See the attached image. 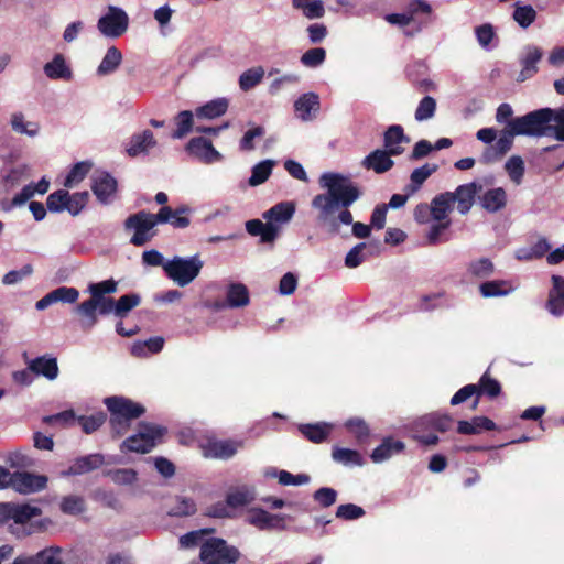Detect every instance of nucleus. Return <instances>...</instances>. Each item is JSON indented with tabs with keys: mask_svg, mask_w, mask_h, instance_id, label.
<instances>
[{
	"mask_svg": "<svg viewBox=\"0 0 564 564\" xmlns=\"http://www.w3.org/2000/svg\"><path fill=\"white\" fill-rule=\"evenodd\" d=\"M319 185L326 188L325 193L317 194L312 199V207L317 210L319 224L328 226L332 235L340 231V225H352V235L365 239L371 234V226L364 223H354L349 207L360 198L361 191L348 177L339 173L327 172L319 177Z\"/></svg>",
	"mask_w": 564,
	"mask_h": 564,
	"instance_id": "f257e3e1",
	"label": "nucleus"
},
{
	"mask_svg": "<svg viewBox=\"0 0 564 564\" xmlns=\"http://www.w3.org/2000/svg\"><path fill=\"white\" fill-rule=\"evenodd\" d=\"M170 206H162L156 214L140 210L130 215L124 220L126 230H134L130 238V243L135 247L147 245L156 235L154 227L159 224H165L169 220Z\"/></svg>",
	"mask_w": 564,
	"mask_h": 564,
	"instance_id": "f03ea898",
	"label": "nucleus"
},
{
	"mask_svg": "<svg viewBox=\"0 0 564 564\" xmlns=\"http://www.w3.org/2000/svg\"><path fill=\"white\" fill-rule=\"evenodd\" d=\"M167 429L151 422L141 421L138 432L127 437L120 445L122 453H150L158 444L162 443Z\"/></svg>",
	"mask_w": 564,
	"mask_h": 564,
	"instance_id": "7ed1b4c3",
	"label": "nucleus"
},
{
	"mask_svg": "<svg viewBox=\"0 0 564 564\" xmlns=\"http://www.w3.org/2000/svg\"><path fill=\"white\" fill-rule=\"evenodd\" d=\"M554 110L541 108L524 116L516 117L511 122L512 129L519 135L554 137Z\"/></svg>",
	"mask_w": 564,
	"mask_h": 564,
	"instance_id": "20e7f679",
	"label": "nucleus"
},
{
	"mask_svg": "<svg viewBox=\"0 0 564 564\" xmlns=\"http://www.w3.org/2000/svg\"><path fill=\"white\" fill-rule=\"evenodd\" d=\"M203 267L204 261L199 254H194L189 258L175 256L165 262L163 271L170 280L184 288L199 275Z\"/></svg>",
	"mask_w": 564,
	"mask_h": 564,
	"instance_id": "39448f33",
	"label": "nucleus"
},
{
	"mask_svg": "<svg viewBox=\"0 0 564 564\" xmlns=\"http://www.w3.org/2000/svg\"><path fill=\"white\" fill-rule=\"evenodd\" d=\"M239 556L238 549L228 545L220 538H212L200 546L199 557L203 564H236Z\"/></svg>",
	"mask_w": 564,
	"mask_h": 564,
	"instance_id": "423d86ee",
	"label": "nucleus"
},
{
	"mask_svg": "<svg viewBox=\"0 0 564 564\" xmlns=\"http://www.w3.org/2000/svg\"><path fill=\"white\" fill-rule=\"evenodd\" d=\"M75 313L82 317V327L85 330H90L98 323V314L108 315L116 314L115 299L110 296L96 299H88L74 308Z\"/></svg>",
	"mask_w": 564,
	"mask_h": 564,
	"instance_id": "0eeeda50",
	"label": "nucleus"
},
{
	"mask_svg": "<svg viewBox=\"0 0 564 564\" xmlns=\"http://www.w3.org/2000/svg\"><path fill=\"white\" fill-rule=\"evenodd\" d=\"M243 446L241 441L207 438L200 444L203 456L213 459H229Z\"/></svg>",
	"mask_w": 564,
	"mask_h": 564,
	"instance_id": "6e6552de",
	"label": "nucleus"
},
{
	"mask_svg": "<svg viewBox=\"0 0 564 564\" xmlns=\"http://www.w3.org/2000/svg\"><path fill=\"white\" fill-rule=\"evenodd\" d=\"M128 14L119 8L110 7L109 12L98 20L99 31L108 37H119L128 29Z\"/></svg>",
	"mask_w": 564,
	"mask_h": 564,
	"instance_id": "1a4fd4ad",
	"label": "nucleus"
},
{
	"mask_svg": "<svg viewBox=\"0 0 564 564\" xmlns=\"http://www.w3.org/2000/svg\"><path fill=\"white\" fill-rule=\"evenodd\" d=\"M107 410L112 415H118L124 420H135L145 413V408L124 397H108L105 399Z\"/></svg>",
	"mask_w": 564,
	"mask_h": 564,
	"instance_id": "9d476101",
	"label": "nucleus"
},
{
	"mask_svg": "<svg viewBox=\"0 0 564 564\" xmlns=\"http://www.w3.org/2000/svg\"><path fill=\"white\" fill-rule=\"evenodd\" d=\"M186 151L189 155L206 164L218 162L223 159V155L214 148L212 141L203 137L191 139L186 144Z\"/></svg>",
	"mask_w": 564,
	"mask_h": 564,
	"instance_id": "9b49d317",
	"label": "nucleus"
},
{
	"mask_svg": "<svg viewBox=\"0 0 564 564\" xmlns=\"http://www.w3.org/2000/svg\"><path fill=\"white\" fill-rule=\"evenodd\" d=\"M47 478L28 471L12 474L11 487L20 494L41 491L46 487Z\"/></svg>",
	"mask_w": 564,
	"mask_h": 564,
	"instance_id": "f8f14e48",
	"label": "nucleus"
},
{
	"mask_svg": "<svg viewBox=\"0 0 564 564\" xmlns=\"http://www.w3.org/2000/svg\"><path fill=\"white\" fill-rule=\"evenodd\" d=\"M117 189V180L110 173L100 172L93 177L91 191L101 204H109Z\"/></svg>",
	"mask_w": 564,
	"mask_h": 564,
	"instance_id": "ddd939ff",
	"label": "nucleus"
},
{
	"mask_svg": "<svg viewBox=\"0 0 564 564\" xmlns=\"http://www.w3.org/2000/svg\"><path fill=\"white\" fill-rule=\"evenodd\" d=\"M552 286L549 290L545 308L553 316L564 315V276L553 274L551 276Z\"/></svg>",
	"mask_w": 564,
	"mask_h": 564,
	"instance_id": "4468645a",
	"label": "nucleus"
},
{
	"mask_svg": "<svg viewBox=\"0 0 564 564\" xmlns=\"http://www.w3.org/2000/svg\"><path fill=\"white\" fill-rule=\"evenodd\" d=\"M79 297V292L76 288L72 286H59L46 295H44L41 300H39L35 304L36 310L43 311L47 308L50 305L62 302L74 304Z\"/></svg>",
	"mask_w": 564,
	"mask_h": 564,
	"instance_id": "2eb2a0df",
	"label": "nucleus"
},
{
	"mask_svg": "<svg viewBox=\"0 0 564 564\" xmlns=\"http://www.w3.org/2000/svg\"><path fill=\"white\" fill-rule=\"evenodd\" d=\"M453 419L448 414L430 413L414 422V432L421 433L425 430L446 432L451 430Z\"/></svg>",
	"mask_w": 564,
	"mask_h": 564,
	"instance_id": "dca6fc26",
	"label": "nucleus"
},
{
	"mask_svg": "<svg viewBox=\"0 0 564 564\" xmlns=\"http://www.w3.org/2000/svg\"><path fill=\"white\" fill-rule=\"evenodd\" d=\"M393 156L384 149H376L370 152L361 162L362 167L371 170L377 174H382L391 170L394 165Z\"/></svg>",
	"mask_w": 564,
	"mask_h": 564,
	"instance_id": "f3484780",
	"label": "nucleus"
},
{
	"mask_svg": "<svg viewBox=\"0 0 564 564\" xmlns=\"http://www.w3.org/2000/svg\"><path fill=\"white\" fill-rule=\"evenodd\" d=\"M410 142V138L404 134V130L400 124H392L387 128L383 133V147L389 153L398 156L404 152L402 143Z\"/></svg>",
	"mask_w": 564,
	"mask_h": 564,
	"instance_id": "a211bd4d",
	"label": "nucleus"
},
{
	"mask_svg": "<svg viewBox=\"0 0 564 564\" xmlns=\"http://www.w3.org/2000/svg\"><path fill=\"white\" fill-rule=\"evenodd\" d=\"M246 230L250 236L260 237L262 243H273L279 236L280 228L271 223L251 219L246 223Z\"/></svg>",
	"mask_w": 564,
	"mask_h": 564,
	"instance_id": "6ab92c4d",
	"label": "nucleus"
},
{
	"mask_svg": "<svg viewBox=\"0 0 564 564\" xmlns=\"http://www.w3.org/2000/svg\"><path fill=\"white\" fill-rule=\"evenodd\" d=\"M28 370L48 380L56 379L59 371L57 359L47 355L28 361Z\"/></svg>",
	"mask_w": 564,
	"mask_h": 564,
	"instance_id": "aec40b11",
	"label": "nucleus"
},
{
	"mask_svg": "<svg viewBox=\"0 0 564 564\" xmlns=\"http://www.w3.org/2000/svg\"><path fill=\"white\" fill-rule=\"evenodd\" d=\"M478 185L476 183H468L459 185L455 192H452L453 204L457 203V210L462 215H466L475 202Z\"/></svg>",
	"mask_w": 564,
	"mask_h": 564,
	"instance_id": "412c9836",
	"label": "nucleus"
},
{
	"mask_svg": "<svg viewBox=\"0 0 564 564\" xmlns=\"http://www.w3.org/2000/svg\"><path fill=\"white\" fill-rule=\"evenodd\" d=\"M105 463L104 455L101 454H90L86 456H82L75 459V462L68 467L64 475L66 476H77L87 474L100 467Z\"/></svg>",
	"mask_w": 564,
	"mask_h": 564,
	"instance_id": "4be33fe9",
	"label": "nucleus"
},
{
	"mask_svg": "<svg viewBox=\"0 0 564 564\" xmlns=\"http://www.w3.org/2000/svg\"><path fill=\"white\" fill-rule=\"evenodd\" d=\"M295 213V204L293 202H281L272 206L262 214V217L271 224H286Z\"/></svg>",
	"mask_w": 564,
	"mask_h": 564,
	"instance_id": "5701e85b",
	"label": "nucleus"
},
{
	"mask_svg": "<svg viewBox=\"0 0 564 564\" xmlns=\"http://www.w3.org/2000/svg\"><path fill=\"white\" fill-rule=\"evenodd\" d=\"M294 109L303 121L314 118L315 112L319 109V97L315 93H306L299 97L294 102Z\"/></svg>",
	"mask_w": 564,
	"mask_h": 564,
	"instance_id": "b1692460",
	"label": "nucleus"
},
{
	"mask_svg": "<svg viewBox=\"0 0 564 564\" xmlns=\"http://www.w3.org/2000/svg\"><path fill=\"white\" fill-rule=\"evenodd\" d=\"M478 388L477 397L474 398L471 409H477L479 404V398L481 395H487L490 399L497 398L501 393V384L497 379H494L489 376V371L487 370L479 379L476 384Z\"/></svg>",
	"mask_w": 564,
	"mask_h": 564,
	"instance_id": "393cba45",
	"label": "nucleus"
},
{
	"mask_svg": "<svg viewBox=\"0 0 564 564\" xmlns=\"http://www.w3.org/2000/svg\"><path fill=\"white\" fill-rule=\"evenodd\" d=\"M480 205L489 213H497L507 205V193L502 187L488 189L479 198Z\"/></svg>",
	"mask_w": 564,
	"mask_h": 564,
	"instance_id": "a878e982",
	"label": "nucleus"
},
{
	"mask_svg": "<svg viewBox=\"0 0 564 564\" xmlns=\"http://www.w3.org/2000/svg\"><path fill=\"white\" fill-rule=\"evenodd\" d=\"M44 73L53 80H70L73 77L72 69L67 66L65 57L62 54H56L51 62L44 65Z\"/></svg>",
	"mask_w": 564,
	"mask_h": 564,
	"instance_id": "bb28decb",
	"label": "nucleus"
},
{
	"mask_svg": "<svg viewBox=\"0 0 564 564\" xmlns=\"http://www.w3.org/2000/svg\"><path fill=\"white\" fill-rule=\"evenodd\" d=\"M405 445L402 441L386 437L382 443L372 451L371 459L373 463H381L392 455L401 453Z\"/></svg>",
	"mask_w": 564,
	"mask_h": 564,
	"instance_id": "cd10ccee",
	"label": "nucleus"
},
{
	"mask_svg": "<svg viewBox=\"0 0 564 564\" xmlns=\"http://www.w3.org/2000/svg\"><path fill=\"white\" fill-rule=\"evenodd\" d=\"M452 192L436 195L431 202L432 218L435 221H445L453 209Z\"/></svg>",
	"mask_w": 564,
	"mask_h": 564,
	"instance_id": "c85d7f7f",
	"label": "nucleus"
},
{
	"mask_svg": "<svg viewBox=\"0 0 564 564\" xmlns=\"http://www.w3.org/2000/svg\"><path fill=\"white\" fill-rule=\"evenodd\" d=\"M299 431L310 442L319 444L328 438L332 432V425L325 422L301 424Z\"/></svg>",
	"mask_w": 564,
	"mask_h": 564,
	"instance_id": "c756f323",
	"label": "nucleus"
},
{
	"mask_svg": "<svg viewBox=\"0 0 564 564\" xmlns=\"http://www.w3.org/2000/svg\"><path fill=\"white\" fill-rule=\"evenodd\" d=\"M437 170L438 165L435 163H425L421 167L414 169L410 175V183L405 186L406 193H416L422 187L424 182Z\"/></svg>",
	"mask_w": 564,
	"mask_h": 564,
	"instance_id": "7c9ffc66",
	"label": "nucleus"
},
{
	"mask_svg": "<svg viewBox=\"0 0 564 564\" xmlns=\"http://www.w3.org/2000/svg\"><path fill=\"white\" fill-rule=\"evenodd\" d=\"M155 143L156 142L153 132L150 130H144L142 133L131 137L129 147L127 148V153L130 156H137L147 152L148 149L154 147Z\"/></svg>",
	"mask_w": 564,
	"mask_h": 564,
	"instance_id": "2f4dec72",
	"label": "nucleus"
},
{
	"mask_svg": "<svg viewBox=\"0 0 564 564\" xmlns=\"http://www.w3.org/2000/svg\"><path fill=\"white\" fill-rule=\"evenodd\" d=\"M164 338L161 336L151 337L147 340H138L131 346V355L134 357H147L148 354H158L163 349Z\"/></svg>",
	"mask_w": 564,
	"mask_h": 564,
	"instance_id": "473e14b6",
	"label": "nucleus"
},
{
	"mask_svg": "<svg viewBox=\"0 0 564 564\" xmlns=\"http://www.w3.org/2000/svg\"><path fill=\"white\" fill-rule=\"evenodd\" d=\"M542 58V51L536 46L528 48L525 57L522 59V69L520 72V79L525 80L532 77L538 72V63Z\"/></svg>",
	"mask_w": 564,
	"mask_h": 564,
	"instance_id": "72a5a7b5",
	"label": "nucleus"
},
{
	"mask_svg": "<svg viewBox=\"0 0 564 564\" xmlns=\"http://www.w3.org/2000/svg\"><path fill=\"white\" fill-rule=\"evenodd\" d=\"M228 100L226 98H217L202 107L196 109L197 118H206V119H215L224 113H226L228 109Z\"/></svg>",
	"mask_w": 564,
	"mask_h": 564,
	"instance_id": "f704fd0d",
	"label": "nucleus"
},
{
	"mask_svg": "<svg viewBox=\"0 0 564 564\" xmlns=\"http://www.w3.org/2000/svg\"><path fill=\"white\" fill-rule=\"evenodd\" d=\"M332 458L344 466H361L364 464L362 456L359 452L339 446L333 447Z\"/></svg>",
	"mask_w": 564,
	"mask_h": 564,
	"instance_id": "c9c22d12",
	"label": "nucleus"
},
{
	"mask_svg": "<svg viewBox=\"0 0 564 564\" xmlns=\"http://www.w3.org/2000/svg\"><path fill=\"white\" fill-rule=\"evenodd\" d=\"M510 282L505 280H492L480 284L479 291L484 297L507 295L512 291Z\"/></svg>",
	"mask_w": 564,
	"mask_h": 564,
	"instance_id": "e433bc0d",
	"label": "nucleus"
},
{
	"mask_svg": "<svg viewBox=\"0 0 564 564\" xmlns=\"http://www.w3.org/2000/svg\"><path fill=\"white\" fill-rule=\"evenodd\" d=\"M121 61V52L116 46H111L107 50L106 55L97 68V73L99 75L111 74L119 67Z\"/></svg>",
	"mask_w": 564,
	"mask_h": 564,
	"instance_id": "4c0bfd02",
	"label": "nucleus"
},
{
	"mask_svg": "<svg viewBox=\"0 0 564 564\" xmlns=\"http://www.w3.org/2000/svg\"><path fill=\"white\" fill-rule=\"evenodd\" d=\"M227 301L230 307L246 306L250 301L247 286L241 283H231L227 291Z\"/></svg>",
	"mask_w": 564,
	"mask_h": 564,
	"instance_id": "58836bf2",
	"label": "nucleus"
},
{
	"mask_svg": "<svg viewBox=\"0 0 564 564\" xmlns=\"http://www.w3.org/2000/svg\"><path fill=\"white\" fill-rule=\"evenodd\" d=\"M176 129L172 132L173 139L185 138L194 128L193 113L189 110H183L174 118Z\"/></svg>",
	"mask_w": 564,
	"mask_h": 564,
	"instance_id": "ea45409f",
	"label": "nucleus"
},
{
	"mask_svg": "<svg viewBox=\"0 0 564 564\" xmlns=\"http://www.w3.org/2000/svg\"><path fill=\"white\" fill-rule=\"evenodd\" d=\"M91 167L93 164L89 161H82L74 164L64 181V186L72 188L80 183L87 176Z\"/></svg>",
	"mask_w": 564,
	"mask_h": 564,
	"instance_id": "a19ab883",
	"label": "nucleus"
},
{
	"mask_svg": "<svg viewBox=\"0 0 564 564\" xmlns=\"http://www.w3.org/2000/svg\"><path fill=\"white\" fill-rule=\"evenodd\" d=\"M282 521L283 518L280 516L271 514L263 509L256 510L250 519V522L260 530L276 528Z\"/></svg>",
	"mask_w": 564,
	"mask_h": 564,
	"instance_id": "79ce46f5",
	"label": "nucleus"
},
{
	"mask_svg": "<svg viewBox=\"0 0 564 564\" xmlns=\"http://www.w3.org/2000/svg\"><path fill=\"white\" fill-rule=\"evenodd\" d=\"M519 135L512 129L511 122L500 131V135L496 142L495 153L498 158L503 156L507 152H509L513 145L514 137Z\"/></svg>",
	"mask_w": 564,
	"mask_h": 564,
	"instance_id": "37998d69",
	"label": "nucleus"
},
{
	"mask_svg": "<svg viewBox=\"0 0 564 564\" xmlns=\"http://www.w3.org/2000/svg\"><path fill=\"white\" fill-rule=\"evenodd\" d=\"M42 511L39 507H32L30 505H17L12 503L11 520L15 523H26L32 518L41 516Z\"/></svg>",
	"mask_w": 564,
	"mask_h": 564,
	"instance_id": "c03bdc74",
	"label": "nucleus"
},
{
	"mask_svg": "<svg viewBox=\"0 0 564 564\" xmlns=\"http://www.w3.org/2000/svg\"><path fill=\"white\" fill-rule=\"evenodd\" d=\"M345 427L347 431L352 434L358 444L367 443L370 430L367 423L359 417H352L346 421Z\"/></svg>",
	"mask_w": 564,
	"mask_h": 564,
	"instance_id": "a18cd8bd",
	"label": "nucleus"
},
{
	"mask_svg": "<svg viewBox=\"0 0 564 564\" xmlns=\"http://www.w3.org/2000/svg\"><path fill=\"white\" fill-rule=\"evenodd\" d=\"M273 166L274 161L272 160H264L256 164L252 167L249 184L251 186H258L264 183L270 177Z\"/></svg>",
	"mask_w": 564,
	"mask_h": 564,
	"instance_id": "49530a36",
	"label": "nucleus"
},
{
	"mask_svg": "<svg viewBox=\"0 0 564 564\" xmlns=\"http://www.w3.org/2000/svg\"><path fill=\"white\" fill-rule=\"evenodd\" d=\"M512 18L521 28L527 29L535 21L536 11L530 4L522 6L517 2Z\"/></svg>",
	"mask_w": 564,
	"mask_h": 564,
	"instance_id": "de8ad7c7",
	"label": "nucleus"
},
{
	"mask_svg": "<svg viewBox=\"0 0 564 564\" xmlns=\"http://www.w3.org/2000/svg\"><path fill=\"white\" fill-rule=\"evenodd\" d=\"M118 291V282L113 279L105 280L97 283H90L87 292L90 294L89 299L106 297V295L113 294Z\"/></svg>",
	"mask_w": 564,
	"mask_h": 564,
	"instance_id": "09e8293b",
	"label": "nucleus"
},
{
	"mask_svg": "<svg viewBox=\"0 0 564 564\" xmlns=\"http://www.w3.org/2000/svg\"><path fill=\"white\" fill-rule=\"evenodd\" d=\"M141 302V297L137 293L124 294L120 296L116 304V316L123 318L126 317L130 311L137 307Z\"/></svg>",
	"mask_w": 564,
	"mask_h": 564,
	"instance_id": "8fccbe9b",
	"label": "nucleus"
},
{
	"mask_svg": "<svg viewBox=\"0 0 564 564\" xmlns=\"http://www.w3.org/2000/svg\"><path fill=\"white\" fill-rule=\"evenodd\" d=\"M264 70L262 67H253L243 72L239 77V87L243 91H248L256 87L263 78Z\"/></svg>",
	"mask_w": 564,
	"mask_h": 564,
	"instance_id": "3c124183",
	"label": "nucleus"
},
{
	"mask_svg": "<svg viewBox=\"0 0 564 564\" xmlns=\"http://www.w3.org/2000/svg\"><path fill=\"white\" fill-rule=\"evenodd\" d=\"M61 511L65 514L77 516L85 510V500L77 495H68L62 498L59 503Z\"/></svg>",
	"mask_w": 564,
	"mask_h": 564,
	"instance_id": "603ef678",
	"label": "nucleus"
},
{
	"mask_svg": "<svg viewBox=\"0 0 564 564\" xmlns=\"http://www.w3.org/2000/svg\"><path fill=\"white\" fill-rule=\"evenodd\" d=\"M70 194L66 189H58L51 193L46 198V207L51 213H62L67 207L66 200Z\"/></svg>",
	"mask_w": 564,
	"mask_h": 564,
	"instance_id": "864d4df0",
	"label": "nucleus"
},
{
	"mask_svg": "<svg viewBox=\"0 0 564 564\" xmlns=\"http://www.w3.org/2000/svg\"><path fill=\"white\" fill-rule=\"evenodd\" d=\"M106 419L107 416L104 412H98L89 416H78L76 421L80 425L84 433L91 434L106 422Z\"/></svg>",
	"mask_w": 564,
	"mask_h": 564,
	"instance_id": "5fc2aeb1",
	"label": "nucleus"
},
{
	"mask_svg": "<svg viewBox=\"0 0 564 564\" xmlns=\"http://www.w3.org/2000/svg\"><path fill=\"white\" fill-rule=\"evenodd\" d=\"M196 503L192 498L177 497L175 505L169 511L172 517H188L196 512Z\"/></svg>",
	"mask_w": 564,
	"mask_h": 564,
	"instance_id": "6e6d98bb",
	"label": "nucleus"
},
{
	"mask_svg": "<svg viewBox=\"0 0 564 564\" xmlns=\"http://www.w3.org/2000/svg\"><path fill=\"white\" fill-rule=\"evenodd\" d=\"M88 200L89 193L87 191L70 194V198L66 200L67 207H65V210H67L72 216H77L86 207Z\"/></svg>",
	"mask_w": 564,
	"mask_h": 564,
	"instance_id": "4d7b16f0",
	"label": "nucleus"
},
{
	"mask_svg": "<svg viewBox=\"0 0 564 564\" xmlns=\"http://www.w3.org/2000/svg\"><path fill=\"white\" fill-rule=\"evenodd\" d=\"M11 126L12 129L21 134H28L30 137H33L39 131L37 123L34 122H25L24 116L21 112H15L11 117Z\"/></svg>",
	"mask_w": 564,
	"mask_h": 564,
	"instance_id": "13d9d810",
	"label": "nucleus"
},
{
	"mask_svg": "<svg viewBox=\"0 0 564 564\" xmlns=\"http://www.w3.org/2000/svg\"><path fill=\"white\" fill-rule=\"evenodd\" d=\"M495 271L494 263L488 258H480L473 261L468 267V272L476 278H488Z\"/></svg>",
	"mask_w": 564,
	"mask_h": 564,
	"instance_id": "bf43d9fd",
	"label": "nucleus"
},
{
	"mask_svg": "<svg viewBox=\"0 0 564 564\" xmlns=\"http://www.w3.org/2000/svg\"><path fill=\"white\" fill-rule=\"evenodd\" d=\"M436 111V100L431 96H425L419 102V106L415 110V120L425 121L431 119Z\"/></svg>",
	"mask_w": 564,
	"mask_h": 564,
	"instance_id": "052dcab7",
	"label": "nucleus"
},
{
	"mask_svg": "<svg viewBox=\"0 0 564 564\" xmlns=\"http://www.w3.org/2000/svg\"><path fill=\"white\" fill-rule=\"evenodd\" d=\"M505 169L509 177L519 184L524 175V162L519 155H512L506 162Z\"/></svg>",
	"mask_w": 564,
	"mask_h": 564,
	"instance_id": "680f3d73",
	"label": "nucleus"
},
{
	"mask_svg": "<svg viewBox=\"0 0 564 564\" xmlns=\"http://www.w3.org/2000/svg\"><path fill=\"white\" fill-rule=\"evenodd\" d=\"M191 213V208L182 206L173 210L170 207L169 220L165 224H171L174 228H186L191 224V219L186 216Z\"/></svg>",
	"mask_w": 564,
	"mask_h": 564,
	"instance_id": "e2e57ef3",
	"label": "nucleus"
},
{
	"mask_svg": "<svg viewBox=\"0 0 564 564\" xmlns=\"http://www.w3.org/2000/svg\"><path fill=\"white\" fill-rule=\"evenodd\" d=\"M253 500L252 495L248 490H235L230 491L226 496V501L228 503L229 509H236L239 507H245L249 505Z\"/></svg>",
	"mask_w": 564,
	"mask_h": 564,
	"instance_id": "0e129e2a",
	"label": "nucleus"
},
{
	"mask_svg": "<svg viewBox=\"0 0 564 564\" xmlns=\"http://www.w3.org/2000/svg\"><path fill=\"white\" fill-rule=\"evenodd\" d=\"M326 58V51L323 47H314L307 50L301 56V63L306 67H317Z\"/></svg>",
	"mask_w": 564,
	"mask_h": 564,
	"instance_id": "69168bd1",
	"label": "nucleus"
},
{
	"mask_svg": "<svg viewBox=\"0 0 564 564\" xmlns=\"http://www.w3.org/2000/svg\"><path fill=\"white\" fill-rule=\"evenodd\" d=\"M313 499L322 508H329L337 500V491L330 487H322L314 491Z\"/></svg>",
	"mask_w": 564,
	"mask_h": 564,
	"instance_id": "338daca9",
	"label": "nucleus"
},
{
	"mask_svg": "<svg viewBox=\"0 0 564 564\" xmlns=\"http://www.w3.org/2000/svg\"><path fill=\"white\" fill-rule=\"evenodd\" d=\"M365 513L366 512L361 507L354 503L340 505L336 510V517L345 521L359 519L364 517Z\"/></svg>",
	"mask_w": 564,
	"mask_h": 564,
	"instance_id": "774afa93",
	"label": "nucleus"
}]
</instances>
